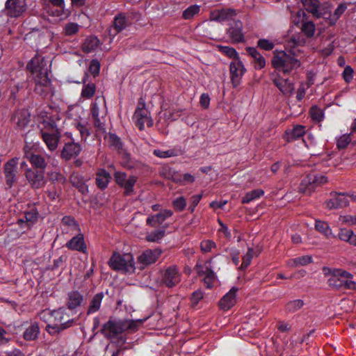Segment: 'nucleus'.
<instances>
[{
  "label": "nucleus",
  "mask_w": 356,
  "mask_h": 356,
  "mask_svg": "<svg viewBox=\"0 0 356 356\" xmlns=\"http://www.w3.org/2000/svg\"><path fill=\"white\" fill-rule=\"evenodd\" d=\"M142 322V320L109 319L103 325L101 332L112 342L116 341L122 346L126 341V338L122 334L136 332Z\"/></svg>",
  "instance_id": "1"
},
{
  "label": "nucleus",
  "mask_w": 356,
  "mask_h": 356,
  "mask_svg": "<svg viewBox=\"0 0 356 356\" xmlns=\"http://www.w3.org/2000/svg\"><path fill=\"white\" fill-rule=\"evenodd\" d=\"M315 227L317 231L323 234L326 236H329L332 234V231L328 224L324 221L316 220Z\"/></svg>",
  "instance_id": "50"
},
{
  "label": "nucleus",
  "mask_w": 356,
  "mask_h": 356,
  "mask_svg": "<svg viewBox=\"0 0 356 356\" xmlns=\"http://www.w3.org/2000/svg\"><path fill=\"white\" fill-rule=\"evenodd\" d=\"M310 115L312 118L316 122H320L323 118V113L322 110L317 106L312 107L310 110Z\"/></svg>",
  "instance_id": "57"
},
{
  "label": "nucleus",
  "mask_w": 356,
  "mask_h": 356,
  "mask_svg": "<svg viewBox=\"0 0 356 356\" xmlns=\"http://www.w3.org/2000/svg\"><path fill=\"white\" fill-rule=\"evenodd\" d=\"M329 273L332 275L328 280L329 285L337 289H341V278L353 277L352 274L340 268L330 269Z\"/></svg>",
  "instance_id": "18"
},
{
  "label": "nucleus",
  "mask_w": 356,
  "mask_h": 356,
  "mask_svg": "<svg viewBox=\"0 0 356 356\" xmlns=\"http://www.w3.org/2000/svg\"><path fill=\"white\" fill-rule=\"evenodd\" d=\"M6 8L8 16L17 17L25 12L26 3L24 0H7Z\"/></svg>",
  "instance_id": "17"
},
{
  "label": "nucleus",
  "mask_w": 356,
  "mask_h": 356,
  "mask_svg": "<svg viewBox=\"0 0 356 356\" xmlns=\"http://www.w3.org/2000/svg\"><path fill=\"white\" fill-rule=\"evenodd\" d=\"M172 214L171 211L164 210L156 215L149 216L147 219V224L152 227H156L163 223L165 220L171 216Z\"/></svg>",
  "instance_id": "30"
},
{
  "label": "nucleus",
  "mask_w": 356,
  "mask_h": 356,
  "mask_svg": "<svg viewBox=\"0 0 356 356\" xmlns=\"http://www.w3.org/2000/svg\"><path fill=\"white\" fill-rule=\"evenodd\" d=\"M305 134V127L302 125H296L293 129L286 130L284 138L287 142H291L303 136Z\"/></svg>",
  "instance_id": "31"
},
{
  "label": "nucleus",
  "mask_w": 356,
  "mask_h": 356,
  "mask_svg": "<svg viewBox=\"0 0 356 356\" xmlns=\"http://www.w3.org/2000/svg\"><path fill=\"white\" fill-rule=\"evenodd\" d=\"M83 296L78 291H71L67 295V305L70 309L80 306L83 302Z\"/></svg>",
  "instance_id": "36"
},
{
  "label": "nucleus",
  "mask_w": 356,
  "mask_h": 356,
  "mask_svg": "<svg viewBox=\"0 0 356 356\" xmlns=\"http://www.w3.org/2000/svg\"><path fill=\"white\" fill-rule=\"evenodd\" d=\"M70 182L73 186L79 189V191L83 193H87L88 192V186L85 183L83 177L78 172H73L70 176Z\"/></svg>",
  "instance_id": "32"
},
{
  "label": "nucleus",
  "mask_w": 356,
  "mask_h": 356,
  "mask_svg": "<svg viewBox=\"0 0 356 356\" xmlns=\"http://www.w3.org/2000/svg\"><path fill=\"white\" fill-rule=\"evenodd\" d=\"M212 259L209 260L204 264H197L195 266V270L199 276H204V283L207 288L210 289L213 286L216 280V275L213 270Z\"/></svg>",
  "instance_id": "8"
},
{
  "label": "nucleus",
  "mask_w": 356,
  "mask_h": 356,
  "mask_svg": "<svg viewBox=\"0 0 356 356\" xmlns=\"http://www.w3.org/2000/svg\"><path fill=\"white\" fill-rule=\"evenodd\" d=\"M350 140V135L344 134L337 139V145L339 149H344L348 146Z\"/></svg>",
  "instance_id": "59"
},
{
  "label": "nucleus",
  "mask_w": 356,
  "mask_h": 356,
  "mask_svg": "<svg viewBox=\"0 0 356 356\" xmlns=\"http://www.w3.org/2000/svg\"><path fill=\"white\" fill-rule=\"evenodd\" d=\"M353 232L350 229H341L339 232V238L345 242L349 243L350 238L352 236Z\"/></svg>",
  "instance_id": "61"
},
{
  "label": "nucleus",
  "mask_w": 356,
  "mask_h": 356,
  "mask_svg": "<svg viewBox=\"0 0 356 356\" xmlns=\"http://www.w3.org/2000/svg\"><path fill=\"white\" fill-rule=\"evenodd\" d=\"M79 25L76 23L70 22L67 23L64 27V31L67 35H72L78 32Z\"/></svg>",
  "instance_id": "55"
},
{
  "label": "nucleus",
  "mask_w": 356,
  "mask_h": 356,
  "mask_svg": "<svg viewBox=\"0 0 356 356\" xmlns=\"http://www.w3.org/2000/svg\"><path fill=\"white\" fill-rule=\"evenodd\" d=\"M81 151V146L76 143H66L61 152V157L65 160H70L79 154Z\"/></svg>",
  "instance_id": "25"
},
{
  "label": "nucleus",
  "mask_w": 356,
  "mask_h": 356,
  "mask_svg": "<svg viewBox=\"0 0 356 356\" xmlns=\"http://www.w3.org/2000/svg\"><path fill=\"white\" fill-rule=\"evenodd\" d=\"M315 29V25L311 21L304 22L302 24L301 30L308 38L314 35Z\"/></svg>",
  "instance_id": "52"
},
{
  "label": "nucleus",
  "mask_w": 356,
  "mask_h": 356,
  "mask_svg": "<svg viewBox=\"0 0 356 356\" xmlns=\"http://www.w3.org/2000/svg\"><path fill=\"white\" fill-rule=\"evenodd\" d=\"M161 273V282L167 287H174L181 281V275L177 266H170Z\"/></svg>",
  "instance_id": "10"
},
{
  "label": "nucleus",
  "mask_w": 356,
  "mask_h": 356,
  "mask_svg": "<svg viewBox=\"0 0 356 356\" xmlns=\"http://www.w3.org/2000/svg\"><path fill=\"white\" fill-rule=\"evenodd\" d=\"M253 257V250L249 248L247 253L243 257L242 264L240 266L241 270H245L250 264Z\"/></svg>",
  "instance_id": "54"
},
{
  "label": "nucleus",
  "mask_w": 356,
  "mask_h": 356,
  "mask_svg": "<svg viewBox=\"0 0 356 356\" xmlns=\"http://www.w3.org/2000/svg\"><path fill=\"white\" fill-rule=\"evenodd\" d=\"M49 179L52 182H57L59 184H65L67 179L60 172L51 171L47 174Z\"/></svg>",
  "instance_id": "51"
},
{
  "label": "nucleus",
  "mask_w": 356,
  "mask_h": 356,
  "mask_svg": "<svg viewBox=\"0 0 356 356\" xmlns=\"http://www.w3.org/2000/svg\"><path fill=\"white\" fill-rule=\"evenodd\" d=\"M16 128L22 130L27 127L30 122V114L27 110L23 109L16 112L13 117Z\"/></svg>",
  "instance_id": "26"
},
{
  "label": "nucleus",
  "mask_w": 356,
  "mask_h": 356,
  "mask_svg": "<svg viewBox=\"0 0 356 356\" xmlns=\"http://www.w3.org/2000/svg\"><path fill=\"white\" fill-rule=\"evenodd\" d=\"M332 195V194H331ZM349 200L347 195L345 193H334L333 197L325 202L327 208L329 209H337L347 207Z\"/></svg>",
  "instance_id": "20"
},
{
  "label": "nucleus",
  "mask_w": 356,
  "mask_h": 356,
  "mask_svg": "<svg viewBox=\"0 0 356 356\" xmlns=\"http://www.w3.org/2000/svg\"><path fill=\"white\" fill-rule=\"evenodd\" d=\"M62 226L63 227V229L65 230L66 232H79V226L75 221L74 218L70 216H65L63 218L61 221Z\"/></svg>",
  "instance_id": "39"
},
{
  "label": "nucleus",
  "mask_w": 356,
  "mask_h": 356,
  "mask_svg": "<svg viewBox=\"0 0 356 356\" xmlns=\"http://www.w3.org/2000/svg\"><path fill=\"white\" fill-rule=\"evenodd\" d=\"M23 150L24 157L31 163L32 166L36 170L40 169L44 171L47 165L45 156L38 153L29 145H25Z\"/></svg>",
  "instance_id": "7"
},
{
  "label": "nucleus",
  "mask_w": 356,
  "mask_h": 356,
  "mask_svg": "<svg viewBox=\"0 0 356 356\" xmlns=\"http://www.w3.org/2000/svg\"><path fill=\"white\" fill-rule=\"evenodd\" d=\"M272 65L279 72L290 74L293 70L300 66V62L290 54L285 51L275 53L272 59Z\"/></svg>",
  "instance_id": "4"
},
{
  "label": "nucleus",
  "mask_w": 356,
  "mask_h": 356,
  "mask_svg": "<svg viewBox=\"0 0 356 356\" xmlns=\"http://www.w3.org/2000/svg\"><path fill=\"white\" fill-rule=\"evenodd\" d=\"M165 233V229L154 230L148 233L146 235L145 238L149 242H158L164 237Z\"/></svg>",
  "instance_id": "46"
},
{
  "label": "nucleus",
  "mask_w": 356,
  "mask_h": 356,
  "mask_svg": "<svg viewBox=\"0 0 356 356\" xmlns=\"http://www.w3.org/2000/svg\"><path fill=\"white\" fill-rule=\"evenodd\" d=\"M236 15V12L234 9L222 8L212 12L211 17L213 21L223 22L232 19Z\"/></svg>",
  "instance_id": "22"
},
{
  "label": "nucleus",
  "mask_w": 356,
  "mask_h": 356,
  "mask_svg": "<svg viewBox=\"0 0 356 356\" xmlns=\"http://www.w3.org/2000/svg\"><path fill=\"white\" fill-rule=\"evenodd\" d=\"M257 46L264 50L270 51L274 48L275 44L271 40L267 39H259L257 41Z\"/></svg>",
  "instance_id": "56"
},
{
  "label": "nucleus",
  "mask_w": 356,
  "mask_h": 356,
  "mask_svg": "<svg viewBox=\"0 0 356 356\" xmlns=\"http://www.w3.org/2000/svg\"><path fill=\"white\" fill-rule=\"evenodd\" d=\"M114 179L118 186L124 190V194L129 195L134 192V186L137 181L134 175L127 176L125 172L117 171L114 173Z\"/></svg>",
  "instance_id": "12"
},
{
  "label": "nucleus",
  "mask_w": 356,
  "mask_h": 356,
  "mask_svg": "<svg viewBox=\"0 0 356 356\" xmlns=\"http://www.w3.org/2000/svg\"><path fill=\"white\" fill-rule=\"evenodd\" d=\"M88 75L86 74L83 80V87L81 92V98L83 99H91L96 92V86L94 83L88 81Z\"/></svg>",
  "instance_id": "27"
},
{
  "label": "nucleus",
  "mask_w": 356,
  "mask_h": 356,
  "mask_svg": "<svg viewBox=\"0 0 356 356\" xmlns=\"http://www.w3.org/2000/svg\"><path fill=\"white\" fill-rule=\"evenodd\" d=\"M173 206L179 211H183L186 206V202L183 197H179L173 201Z\"/></svg>",
  "instance_id": "64"
},
{
  "label": "nucleus",
  "mask_w": 356,
  "mask_h": 356,
  "mask_svg": "<svg viewBox=\"0 0 356 356\" xmlns=\"http://www.w3.org/2000/svg\"><path fill=\"white\" fill-rule=\"evenodd\" d=\"M203 293L201 290L198 289L194 291L191 298V305L193 307H195L199 302L203 298Z\"/></svg>",
  "instance_id": "60"
},
{
  "label": "nucleus",
  "mask_w": 356,
  "mask_h": 356,
  "mask_svg": "<svg viewBox=\"0 0 356 356\" xmlns=\"http://www.w3.org/2000/svg\"><path fill=\"white\" fill-rule=\"evenodd\" d=\"M145 103L140 102L133 116L135 124L140 130L144 129L145 124H147L148 127H151L153 124V121L150 118L149 112L145 108Z\"/></svg>",
  "instance_id": "15"
},
{
  "label": "nucleus",
  "mask_w": 356,
  "mask_h": 356,
  "mask_svg": "<svg viewBox=\"0 0 356 356\" xmlns=\"http://www.w3.org/2000/svg\"><path fill=\"white\" fill-rule=\"evenodd\" d=\"M304 305L303 300L297 299L289 301L286 305V311L288 312L293 313L300 309Z\"/></svg>",
  "instance_id": "48"
},
{
  "label": "nucleus",
  "mask_w": 356,
  "mask_h": 356,
  "mask_svg": "<svg viewBox=\"0 0 356 356\" xmlns=\"http://www.w3.org/2000/svg\"><path fill=\"white\" fill-rule=\"evenodd\" d=\"M219 48L222 53L233 58V60L238 58V54L234 48L227 46H220Z\"/></svg>",
  "instance_id": "58"
},
{
  "label": "nucleus",
  "mask_w": 356,
  "mask_h": 356,
  "mask_svg": "<svg viewBox=\"0 0 356 356\" xmlns=\"http://www.w3.org/2000/svg\"><path fill=\"white\" fill-rule=\"evenodd\" d=\"M246 51L250 56L254 62V67L256 69H262L266 65V60L263 56L254 48L248 47Z\"/></svg>",
  "instance_id": "35"
},
{
  "label": "nucleus",
  "mask_w": 356,
  "mask_h": 356,
  "mask_svg": "<svg viewBox=\"0 0 356 356\" xmlns=\"http://www.w3.org/2000/svg\"><path fill=\"white\" fill-rule=\"evenodd\" d=\"M49 60L36 55L27 65L31 72L36 86H47L50 83L48 76Z\"/></svg>",
  "instance_id": "3"
},
{
  "label": "nucleus",
  "mask_w": 356,
  "mask_h": 356,
  "mask_svg": "<svg viewBox=\"0 0 356 356\" xmlns=\"http://www.w3.org/2000/svg\"><path fill=\"white\" fill-rule=\"evenodd\" d=\"M73 323V319L66 313L64 308L52 311L51 324H47L46 330L50 334L58 333L70 327Z\"/></svg>",
  "instance_id": "5"
},
{
  "label": "nucleus",
  "mask_w": 356,
  "mask_h": 356,
  "mask_svg": "<svg viewBox=\"0 0 356 356\" xmlns=\"http://www.w3.org/2000/svg\"><path fill=\"white\" fill-rule=\"evenodd\" d=\"M104 298V293L102 292L98 293L93 296L91 299L88 309L87 311V314H91L97 312L100 309V306L102 302V299Z\"/></svg>",
  "instance_id": "38"
},
{
  "label": "nucleus",
  "mask_w": 356,
  "mask_h": 356,
  "mask_svg": "<svg viewBox=\"0 0 356 356\" xmlns=\"http://www.w3.org/2000/svg\"><path fill=\"white\" fill-rule=\"evenodd\" d=\"M66 247L70 250H76L83 253H85L87 250L83 235L81 233H79L76 236L71 238L66 243Z\"/></svg>",
  "instance_id": "24"
},
{
  "label": "nucleus",
  "mask_w": 356,
  "mask_h": 356,
  "mask_svg": "<svg viewBox=\"0 0 356 356\" xmlns=\"http://www.w3.org/2000/svg\"><path fill=\"white\" fill-rule=\"evenodd\" d=\"M216 247V243L211 240L202 241L200 243V248L202 252H211L212 248Z\"/></svg>",
  "instance_id": "62"
},
{
  "label": "nucleus",
  "mask_w": 356,
  "mask_h": 356,
  "mask_svg": "<svg viewBox=\"0 0 356 356\" xmlns=\"http://www.w3.org/2000/svg\"><path fill=\"white\" fill-rule=\"evenodd\" d=\"M200 12V6L193 5L186 8L182 14L183 17L185 19H190L193 18L196 14Z\"/></svg>",
  "instance_id": "53"
},
{
  "label": "nucleus",
  "mask_w": 356,
  "mask_h": 356,
  "mask_svg": "<svg viewBox=\"0 0 356 356\" xmlns=\"http://www.w3.org/2000/svg\"><path fill=\"white\" fill-rule=\"evenodd\" d=\"M246 70L239 58L232 60L229 64V74L231 81L234 88L241 84V79Z\"/></svg>",
  "instance_id": "13"
},
{
  "label": "nucleus",
  "mask_w": 356,
  "mask_h": 356,
  "mask_svg": "<svg viewBox=\"0 0 356 356\" xmlns=\"http://www.w3.org/2000/svg\"><path fill=\"white\" fill-rule=\"evenodd\" d=\"M108 264L112 269L118 271L132 273L135 270L134 257L131 254L114 253Z\"/></svg>",
  "instance_id": "6"
},
{
  "label": "nucleus",
  "mask_w": 356,
  "mask_h": 356,
  "mask_svg": "<svg viewBox=\"0 0 356 356\" xmlns=\"http://www.w3.org/2000/svg\"><path fill=\"white\" fill-rule=\"evenodd\" d=\"M237 291L238 288L234 286L220 300L218 305L221 309L227 311L236 304Z\"/></svg>",
  "instance_id": "21"
},
{
  "label": "nucleus",
  "mask_w": 356,
  "mask_h": 356,
  "mask_svg": "<svg viewBox=\"0 0 356 356\" xmlns=\"http://www.w3.org/2000/svg\"><path fill=\"white\" fill-rule=\"evenodd\" d=\"M341 289L356 290V282L351 278H341Z\"/></svg>",
  "instance_id": "63"
},
{
  "label": "nucleus",
  "mask_w": 356,
  "mask_h": 356,
  "mask_svg": "<svg viewBox=\"0 0 356 356\" xmlns=\"http://www.w3.org/2000/svg\"><path fill=\"white\" fill-rule=\"evenodd\" d=\"M159 173L163 177L169 180H172L174 182H182L181 175L177 172L174 168L168 165L162 167L159 171Z\"/></svg>",
  "instance_id": "29"
},
{
  "label": "nucleus",
  "mask_w": 356,
  "mask_h": 356,
  "mask_svg": "<svg viewBox=\"0 0 356 356\" xmlns=\"http://www.w3.org/2000/svg\"><path fill=\"white\" fill-rule=\"evenodd\" d=\"M93 123L97 130L102 133L106 132V120L105 115H98L97 117H92Z\"/></svg>",
  "instance_id": "47"
},
{
  "label": "nucleus",
  "mask_w": 356,
  "mask_h": 356,
  "mask_svg": "<svg viewBox=\"0 0 356 356\" xmlns=\"http://www.w3.org/2000/svg\"><path fill=\"white\" fill-rule=\"evenodd\" d=\"M327 181V177L323 175H309L302 180L299 191L310 195L314 191L316 186L325 184Z\"/></svg>",
  "instance_id": "9"
},
{
  "label": "nucleus",
  "mask_w": 356,
  "mask_h": 356,
  "mask_svg": "<svg viewBox=\"0 0 356 356\" xmlns=\"http://www.w3.org/2000/svg\"><path fill=\"white\" fill-rule=\"evenodd\" d=\"M305 8L314 16L320 17L325 13V8L318 0H302Z\"/></svg>",
  "instance_id": "19"
},
{
  "label": "nucleus",
  "mask_w": 356,
  "mask_h": 356,
  "mask_svg": "<svg viewBox=\"0 0 356 356\" xmlns=\"http://www.w3.org/2000/svg\"><path fill=\"white\" fill-rule=\"evenodd\" d=\"M40 332V329L38 323L33 322L25 329L23 337L26 341H35L38 338Z\"/></svg>",
  "instance_id": "34"
},
{
  "label": "nucleus",
  "mask_w": 356,
  "mask_h": 356,
  "mask_svg": "<svg viewBox=\"0 0 356 356\" xmlns=\"http://www.w3.org/2000/svg\"><path fill=\"white\" fill-rule=\"evenodd\" d=\"M99 41L96 37H88L86 39L85 42L82 45V49L84 52L90 53L95 50L98 45Z\"/></svg>",
  "instance_id": "43"
},
{
  "label": "nucleus",
  "mask_w": 356,
  "mask_h": 356,
  "mask_svg": "<svg viewBox=\"0 0 356 356\" xmlns=\"http://www.w3.org/2000/svg\"><path fill=\"white\" fill-rule=\"evenodd\" d=\"M273 82L285 97L289 98L294 94V83L289 79L277 76L273 79Z\"/></svg>",
  "instance_id": "16"
},
{
  "label": "nucleus",
  "mask_w": 356,
  "mask_h": 356,
  "mask_svg": "<svg viewBox=\"0 0 356 356\" xmlns=\"http://www.w3.org/2000/svg\"><path fill=\"white\" fill-rule=\"evenodd\" d=\"M24 175L28 183L33 189L41 188L46 184V179L44 171L42 170L27 167L25 170Z\"/></svg>",
  "instance_id": "11"
},
{
  "label": "nucleus",
  "mask_w": 356,
  "mask_h": 356,
  "mask_svg": "<svg viewBox=\"0 0 356 356\" xmlns=\"http://www.w3.org/2000/svg\"><path fill=\"white\" fill-rule=\"evenodd\" d=\"M161 254V250L159 249L147 250L139 256L138 261L143 265L147 266L156 262Z\"/></svg>",
  "instance_id": "23"
},
{
  "label": "nucleus",
  "mask_w": 356,
  "mask_h": 356,
  "mask_svg": "<svg viewBox=\"0 0 356 356\" xmlns=\"http://www.w3.org/2000/svg\"><path fill=\"white\" fill-rule=\"evenodd\" d=\"M19 159L14 157L8 160L3 166V172L5 175L6 184L11 188L13 184L17 181V165Z\"/></svg>",
  "instance_id": "14"
},
{
  "label": "nucleus",
  "mask_w": 356,
  "mask_h": 356,
  "mask_svg": "<svg viewBox=\"0 0 356 356\" xmlns=\"http://www.w3.org/2000/svg\"><path fill=\"white\" fill-rule=\"evenodd\" d=\"M312 258L310 256H302L293 259H290L287 262V266L291 268H296L300 266H305L312 262Z\"/></svg>",
  "instance_id": "44"
},
{
  "label": "nucleus",
  "mask_w": 356,
  "mask_h": 356,
  "mask_svg": "<svg viewBox=\"0 0 356 356\" xmlns=\"http://www.w3.org/2000/svg\"><path fill=\"white\" fill-rule=\"evenodd\" d=\"M242 23L241 21H236L230 26L228 31L229 38L234 42H241L244 40L242 31Z\"/></svg>",
  "instance_id": "28"
},
{
  "label": "nucleus",
  "mask_w": 356,
  "mask_h": 356,
  "mask_svg": "<svg viewBox=\"0 0 356 356\" xmlns=\"http://www.w3.org/2000/svg\"><path fill=\"white\" fill-rule=\"evenodd\" d=\"M264 194V191L261 189H255L248 192L244 197H242L241 202L243 204H248L254 201Z\"/></svg>",
  "instance_id": "45"
},
{
  "label": "nucleus",
  "mask_w": 356,
  "mask_h": 356,
  "mask_svg": "<svg viewBox=\"0 0 356 356\" xmlns=\"http://www.w3.org/2000/svg\"><path fill=\"white\" fill-rule=\"evenodd\" d=\"M46 13L51 17H58L59 19H64L67 17V13L65 12V8L51 7L50 5L47 4L44 7Z\"/></svg>",
  "instance_id": "42"
},
{
  "label": "nucleus",
  "mask_w": 356,
  "mask_h": 356,
  "mask_svg": "<svg viewBox=\"0 0 356 356\" xmlns=\"http://www.w3.org/2000/svg\"><path fill=\"white\" fill-rule=\"evenodd\" d=\"M305 43V39L300 33L293 35L286 42L287 48L292 50L295 47L302 46Z\"/></svg>",
  "instance_id": "40"
},
{
  "label": "nucleus",
  "mask_w": 356,
  "mask_h": 356,
  "mask_svg": "<svg viewBox=\"0 0 356 356\" xmlns=\"http://www.w3.org/2000/svg\"><path fill=\"white\" fill-rule=\"evenodd\" d=\"M128 18L124 14H119L114 18L113 26L116 33H119L124 30L129 24Z\"/></svg>",
  "instance_id": "41"
},
{
  "label": "nucleus",
  "mask_w": 356,
  "mask_h": 356,
  "mask_svg": "<svg viewBox=\"0 0 356 356\" xmlns=\"http://www.w3.org/2000/svg\"><path fill=\"white\" fill-rule=\"evenodd\" d=\"M153 154L159 158L167 159L179 156L182 154V151L180 148L175 147L167 150L154 149Z\"/></svg>",
  "instance_id": "37"
},
{
  "label": "nucleus",
  "mask_w": 356,
  "mask_h": 356,
  "mask_svg": "<svg viewBox=\"0 0 356 356\" xmlns=\"http://www.w3.org/2000/svg\"><path fill=\"white\" fill-rule=\"evenodd\" d=\"M75 127L79 131L82 139H86L90 135L89 124L86 122H79L76 123Z\"/></svg>",
  "instance_id": "49"
},
{
  "label": "nucleus",
  "mask_w": 356,
  "mask_h": 356,
  "mask_svg": "<svg viewBox=\"0 0 356 356\" xmlns=\"http://www.w3.org/2000/svg\"><path fill=\"white\" fill-rule=\"evenodd\" d=\"M40 115L42 118L41 121L42 127L40 129L42 139L48 149L54 152L57 149L61 138V131L58 129L56 122V120H59L58 115L56 113L49 116L47 112H45V115H43V113L41 112Z\"/></svg>",
  "instance_id": "2"
},
{
  "label": "nucleus",
  "mask_w": 356,
  "mask_h": 356,
  "mask_svg": "<svg viewBox=\"0 0 356 356\" xmlns=\"http://www.w3.org/2000/svg\"><path fill=\"white\" fill-rule=\"evenodd\" d=\"M111 179V175L104 169H99L96 173V184L102 190L105 189Z\"/></svg>",
  "instance_id": "33"
}]
</instances>
